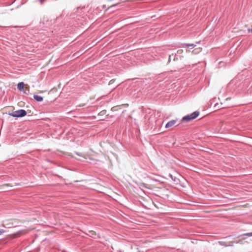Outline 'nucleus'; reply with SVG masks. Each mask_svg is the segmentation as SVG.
Instances as JSON below:
<instances>
[{"mask_svg":"<svg viewBox=\"0 0 252 252\" xmlns=\"http://www.w3.org/2000/svg\"><path fill=\"white\" fill-rule=\"evenodd\" d=\"M27 114V112L23 109H20L18 110H16L15 111H13L9 114L10 115L13 117H23L25 116H26Z\"/></svg>","mask_w":252,"mask_h":252,"instance_id":"nucleus-1","label":"nucleus"},{"mask_svg":"<svg viewBox=\"0 0 252 252\" xmlns=\"http://www.w3.org/2000/svg\"><path fill=\"white\" fill-rule=\"evenodd\" d=\"M115 6V5H112L110 8H111V7H113V6Z\"/></svg>","mask_w":252,"mask_h":252,"instance_id":"nucleus-16","label":"nucleus"},{"mask_svg":"<svg viewBox=\"0 0 252 252\" xmlns=\"http://www.w3.org/2000/svg\"><path fill=\"white\" fill-rule=\"evenodd\" d=\"M5 232V230L2 229H0V235H2L3 233Z\"/></svg>","mask_w":252,"mask_h":252,"instance_id":"nucleus-11","label":"nucleus"},{"mask_svg":"<svg viewBox=\"0 0 252 252\" xmlns=\"http://www.w3.org/2000/svg\"><path fill=\"white\" fill-rule=\"evenodd\" d=\"M243 236H247L248 237H251V236H252V232L245 233V234H243Z\"/></svg>","mask_w":252,"mask_h":252,"instance_id":"nucleus-10","label":"nucleus"},{"mask_svg":"<svg viewBox=\"0 0 252 252\" xmlns=\"http://www.w3.org/2000/svg\"><path fill=\"white\" fill-rule=\"evenodd\" d=\"M201 50H202V48H196L192 51V53L196 54H198L199 52H200L201 51Z\"/></svg>","mask_w":252,"mask_h":252,"instance_id":"nucleus-9","label":"nucleus"},{"mask_svg":"<svg viewBox=\"0 0 252 252\" xmlns=\"http://www.w3.org/2000/svg\"><path fill=\"white\" fill-rule=\"evenodd\" d=\"M183 52V50H179L177 51V53L180 54H181Z\"/></svg>","mask_w":252,"mask_h":252,"instance_id":"nucleus-13","label":"nucleus"},{"mask_svg":"<svg viewBox=\"0 0 252 252\" xmlns=\"http://www.w3.org/2000/svg\"><path fill=\"white\" fill-rule=\"evenodd\" d=\"M199 113H200L199 111H196L193 112L191 114H189V115L191 118V119L192 120H193V119H195L196 118H197L199 116Z\"/></svg>","mask_w":252,"mask_h":252,"instance_id":"nucleus-4","label":"nucleus"},{"mask_svg":"<svg viewBox=\"0 0 252 252\" xmlns=\"http://www.w3.org/2000/svg\"><path fill=\"white\" fill-rule=\"evenodd\" d=\"M114 81H115L114 79L111 80L109 83V85H111V84H113L114 82Z\"/></svg>","mask_w":252,"mask_h":252,"instance_id":"nucleus-12","label":"nucleus"},{"mask_svg":"<svg viewBox=\"0 0 252 252\" xmlns=\"http://www.w3.org/2000/svg\"><path fill=\"white\" fill-rule=\"evenodd\" d=\"M196 46V44H186L184 43L182 44L183 47H191L192 48H194Z\"/></svg>","mask_w":252,"mask_h":252,"instance_id":"nucleus-8","label":"nucleus"},{"mask_svg":"<svg viewBox=\"0 0 252 252\" xmlns=\"http://www.w3.org/2000/svg\"><path fill=\"white\" fill-rule=\"evenodd\" d=\"M177 122V120H172L171 121H170L169 122H168L166 126H165V127L166 128H169V127H171V126H174V125H175V124Z\"/></svg>","mask_w":252,"mask_h":252,"instance_id":"nucleus-3","label":"nucleus"},{"mask_svg":"<svg viewBox=\"0 0 252 252\" xmlns=\"http://www.w3.org/2000/svg\"><path fill=\"white\" fill-rule=\"evenodd\" d=\"M46 1V0H39V1L41 4H43V3Z\"/></svg>","mask_w":252,"mask_h":252,"instance_id":"nucleus-14","label":"nucleus"},{"mask_svg":"<svg viewBox=\"0 0 252 252\" xmlns=\"http://www.w3.org/2000/svg\"><path fill=\"white\" fill-rule=\"evenodd\" d=\"M192 120L191 118L190 117V116L189 115H187L184 117L182 119V121H187L189 122V121Z\"/></svg>","mask_w":252,"mask_h":252,"instance_id":"nucleus-6","label":"nucleus"},{"mask_svg":"<svg viewBox=\"0 0 252 252\" xmlns=\"http://www.w3.org/2000/svg\"><path fill=\"white\" fill-rule=\"evenodd\" d=\"M24 84L23 82H20L17 85V88L20 91L24 90Z\"/></svg>","mask_w":252,"mask_h":252,"instance_id":"nucleus-7","label":"nucleus"},{"mask_svg":"<svg viewBox=\"0 0 252 252\" xmlns=\"http://www.w3.org/2000/svg\"><path fill=\"white\" fill-rule=\"evenodd\" d=\"M248 31L252 32V28L251 29H248Z\"/></svg>","mask_w":252,"mask_h":252,"instance_id":"nucleus-15","label":"nucleus"},{"mask_svg":"<svg viewBox=\"0 0 252 252\" xmlns=\"http://www.w3.org/2000/svg\"><path fill=\"white\" fill-rule=\"evenodd\" d=\"M33 98L37 101H41L43 100V98L42 96L38 95H34Z\"/></svg>","mask_w":252,"mask_h":252,"instance_id":"nucleus-5","label":"nucleus"},{"mask_svg":"<svg viewBox=\"0 0 252 252\" xmlns=\"http://www.w3.org/2000/svg\"><path fill=\"white\" fill-rule=\"evenodd\" d=\"M183 57V56L172 54L169 55V56L168 62L169 63L171 62V61H172V58H173L174 61H178L179 60H181Z\"/></svg>","mask_w":252,"mask_h":252,"instance_id":"nucleus-2","label":"nucleus"}]
</instances>
